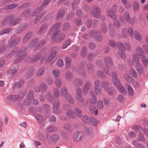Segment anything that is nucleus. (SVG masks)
<instances>
[{"instance_id": "nucleus-1", "label": "nucleus", "mask_w": 148, "mask_h": 148, "mask_svg": "<svg viewBox=\"0 0 148 148\" xmlns=\"http://www.w3.org/2000/svg\"><path fill=\"white\" fill-rule=\"evenodd\" d=\"M50 53L47 59L46 60V63H49L50 64L53 63L55 61L56 47H53L50 51Z\"/></svg>"}, {"instance_id": "nucleus-2", "label": "nucleus", "mask_w": 148, "mask_h": 148, "mask_svg": "<svg viewBox=\"0 0 148 148\" xmlns=\"http://www.w3.org/2000/svg\"><path fill=\"white\" fill-rule=\"evenodd\" d=\"M105 62L106 65L103 67L101 66V68L106 74L110 75V71L107 65L112 66L113 64V63L111 58L109 57H107L105 59Z\"/></svg>"}, {"instance_id": "nucleus-3", "label": "nucleus", "mask_w": 148, "mask_h": 148, "mask_svg": "<svg viewBox=\"0 0 148 148\" xmlns=\"http://www.w3.org/2000/svg\"><path fill=\"white\" fill-rule=\"evenodd\" d=\"M41 56V53L38 52L34 55L32 57H27L25 59V60L30 63H34L38 61Z\"/></svg>"}, {"instance_id": "nucleus-4", "label": "nucleus", "mask_w": 148, "mask_h": 148, "mask_svg": "<svg viewBox=\"0 0 148 148\" xmlns=\"http://www.w3.org/2000/svg\"><path fill=\"white\" fill-rule=\"evenodd\" d=\"M15 37V36H13L12 37L10 40L9 45V47L10 48H12L14 46L17 45L21 41V38L20 37H18L13 40Z\"/></svg>"}, {"instance_id": "nucleus-5", "label": "nucleus", "mask_w": 148, "mask_h": 148, "mask_svg": "<svg viewBox=\"0 0 148 148\" xmlns=\"http://www.w3.org/2000/svg\"><path fill=\"white\" fill-rule=\"evenodd\" d=\"M84 134L80 132H75L73 135V139L75 141L78 142L81 141L84 138Z\"/></svg>"}, {"instance_id": "nucleus-6", "label": "nucleus", "mask_w": 148, "mask_h": 148, "mask_svg": "<svg viewBox=\"0 0 148 148\" xmlns=\"http://www.w3.org/2000/svg\"><path fill=\"white\" fill-rule=\"evenodd\" d=\"M117 46L119 49H124L128 51H131L132 49V47L130 44L128 43H125L124 44H123L121 42H119L117 44Z\"/></svg>"}, {"instance_id": "nucleus-7", "label": "nucleus", "mask_w": 148, "mask_h": 148, "mask_svg": "<svg viewBox=\"0 0 148 148\" xmlns=\"http://www.w3.org/2000/svg\"><path fill=\"white\" fill-rule=\"evenodd\" d=\"M116 9V5L113 6L112 9H108L107 12V15L112 19H114L116 17V16L114 12V11Z\"/></svg>"}, {"instance_id": "nucleus-8", "label": "nucleus", "mask_w": 148, "mask_h": 148, "mask_svg": "<svg viewBox=\"0 0 148 148\" xmlns=\"http://www.w3.org/2000/svg\"><path fill=\"white\" fill-rule=\"evenodd\" d=\"M27 99L25 101L24 103L25 105L28 106L30 104L31 100L34 98L33 92L30 91L27 94Z\"/></svg>"}, {"instance_id": "nucleus-9", "label": "nucleus", "mask_w": 148, "mask_h": 148, "mask_svg": "<svg viewBox=\"0 0 148 148\" xmlns=\"http://www.w3.org/2000/svg\"><path fill=\"white\" fill-rule=\"evenodd\" d=\"M132 62L131 60L128 61L129 63L131 64L133 62L135 63L136 65L140 64V60L138 55L136 53H134L132 56Z\"/></svg>"}, {"instance_id": "nucleus-10", "label": "nucleus", "mask_w": 148, "mask_h": 148, "mask_svg": "<svg viewBox=\"0 0 148 148\" xmlns=\"http://www.w3.org/2000/svg\"><path fill=\"white\" fill-rule=\"evenodd\" d=\"M49 35H52L51 39L53 41H55L56 39V25H53L50 28L49 32Z\"/></svg>"}, {"instance_id": "nucleus-11", "label": "nucleus", "mask_w": 148, "mask_h": 148, "mask_svg": "<svg viewBox=\"0 0 148 148\" xmlns=\"http://www.w3.org/2000/svg\"><path fill=\"white\" fill-rule=\"evenodd\" d=\"M91 13L92 15L96 18H99L100 16V9L97 7L93 8Z\"/></svg>"}, {"instance_id": "nucleus-12", "label": "nucleus", "mask_w": 148, "mask_h": 148, "mask_svg": "<svg viewBox=\"0 0 148 148\" xmlns=\"http://www.w3.org/2000/svg\"><path fill=\"white\" fill-rule=\"evenodd\" d=\"M43 8L41 6L37 7L32 12L31 15L33 16H35L37 14L40 13L43 10Z\"/></svg>"}, {"instance_id": "nucleus-13", "label": "nucleus", "mask_w": 148, "mask_h": 148, "mask_svg": "<svg viewBox=\"0 0 148 148\" xmlns=\"http://www.w3.org/2000/svg\"><path fill=\"white\" fill-rule=\"evenodd\" d=\"M28 26V25L27 23H23L20 25L19 27L17 29V33H20L24 31L27 28Z\"/></svg>"}, {"instance_id": "nucleus-14", "label": "nucleus", "mask_w": 148, "mask_h": 148, "mask_svg": "<svg viewBox=\"0 0 148 148\" xmlns=\"http://www.w3.org/2000/svg\"><path fill=\"white\" fill-rule=\"evenodd\" d=\"M14 17V15H12L11 16H9L6 17L3 20V22L2 25H5L8 24V23H10L12 19Z\"/></svg>"}, {"instance_id": "nucleus-15", "label": "nucleus", "mask_w": 148, "mask_h": 148, "mask_svg": "<svg viewBox=\"0 0 148 148\" xmlns=\"http://www.w3.org/2000/svg\"><path fill=\"white\" fill-rule=\"evenodd\" d=\"M117 90L123 95H125L126 93V90L123 86L120 84L116 87Z\"/></svg>"}, {"instance_id": "nucleus-16", "label": "nucleus", "mask_w": 148, "mask_h": 148, "mask_svg": "<svg viewBox=\"0 0 148 148\" xmlns=\"http://www.w3.org/2000/svg\"><path fill=\"white\" fill-rule=\"evenodd\" d=\"M32 35V32H29L27 33L23 37L22 41L23 42L26 43L31 38Z\"/></svg>"}, {"instance_id": "nucleus-17", "label": "nucleus", "mask_w": 148, "mask_h": 148, "mask_svg": "<svg viewBox=\"0 0 148 148\" xmlns=\"http://www.w3.org/2000/svg\"><path fill=\"white\" fill-rule=\"evenodd\" d=\"M18 6V4L17 3H13L12 4L6 5L4 9L6 10H11L16 8Z\"/></svg>"}, {"instance_id": "nucleus-18", "label": "nucleus", "mask_w": 148, "mask_h": 148, "mask_svg": "<svg viewBox=\"0 0 148 148\" xmlns=\"http://www.w3.org/2000/svg\"><path fill=\"white\" fill-rule=\"evenodd\" d=\"M31 13V10L29 9L23 11L21 14V16L26 18H28Z\"/></svg>"}, {"instance_id": "nucleus-19", "label": "nucleus", "mask_w": 148, "mask_h": 148, "mask_svg": "<svg viewBox=\"0 0 148 148\" xmlns=\"http://www.w3.org/2000/svg\"><path fill=\"white\" fill-rule=\"evenodd\" d=\"M57 31H56V33ZM65 36L64 34H57L56 36V42H59L62 41L65 38Z\"/></svg>"}, {"instance_id": "nucleus-20", "label": "nucleus", "mask_w": 148, "mask_h": 148, "mask_svg": "<svg viewBox=\"0 0 148 148\" xmlns=\"http://www.w3.org/2000/svg\"><path fill=\"white\" fill-rule=\"evenodd\" d=\"M46 12L45 11H43L41 14H40L37 16L34 21L35 23H37L42 18V17L45 14Z\"/></svg>"}, {"instance_id": "nucleus-21", "label": "nucleus", "mask_w": 148, "mask_h": 148, "mask_svg": "<svg viewBox=\"0 0 148 148\" xmlns=\"http://www.w3.org/2000/svg\"><path fill=\"white\" fill-rule=\"evenodd\" d=\"M132 5L134 11L136 12L138 11L140 7L138 2L137 1H133Z\"/></svg>"}, {"instance_id": "nucleus-22", "label": "nucleus", "mask_w": 148, "mask_h": 148, "mask_svg": "<svg viewBox=\"0 0 148 148\" xmlns=\"http://www.w3.org/2000/svg\"><path fill=\"white\" fill-rule=\"evenodd\" d=\"M101 87L106 90L110 89L108 83L106 81H102L101 83Z\"/></svg>"}, {"instance_id": "nucleus-23", "label": "nucleus", "mask_w": 148, "mask_h": 148, "mask_svg": "<svg viewBox=\"0 0 148 148\" xmlns=\"http://www.w3.org/2000/svg\"><path fill=\"white\" fill-rule=\"evenodd\" d=\"M136 54L137 53L140 56L142 57L143 55H145L144 52L142 49L140 47H138L136 48Z\"/></svg>"}, {"instance_id": "nucleus-24", "label": "nucleus", "mask_w": 148, "mask_h": 148, "mask_svg": "<svg viewBox=\"0 0 148 148\" xmlns=\"http://www.w3.org/2000/svg\"><path fill=\"white\" fill-rule=\"evenodd\" d=\"M14 17L12 18V19L11 21L10 22V25L13 26L16 25L18 24L20 21V18H16L14 19Z\"/></svg>"}, {"instance_id": "nucleus-25", "label": "nucleus", "mask_w": 148, "mask_h": 148, "mask_svg": "<svg viewBox=\"0 0 148 148\" xmlns=\"http://www.w3.org/2000/svg\"><path fill=\"white\" fill-rule=\"evenodd\" d=\"M136 69L138 73L139 74L142 73L143 71V66L140 64L136 65Z\"/></svg>"}, {"instance_id": "nucleus-26", "label": "nucleus", "mask_w": 148, "mask_h": 148, "mask_svg": "<svg viewBox=\"0 0 148 148\" xmlns=\"http://www.w3.org/2000/svg\"><path fill=\"white\" fill-rule=\"evenodd\" d=\"M45 70V67H41L37 71L36 74V76L37 77L41 76L44 73Z\"/></svg>"}, {"instance_id": "nucleus-27", "label": "nucleus", "mask_w": 148, "mask_h": 148, "mask_svg": "<svg viewBox=\"0 0 148 148\" xmlns=\"http://www.w3.org/2000/svg\"><path fill=\"white\" fill-rule=\"evenodd\" d=\"M35 69H34L29 70L25 75V77L27 78H29L33 76L35 73Z\"/></svg>"}, {"instance_id": "nucleus-28", "label": "nucleus", "mask_w": 148, "mask_h": 148, "mask_svg": "<svg viewBox=\"0 0 148 148\" xmlns=\"http://www.w3.org/2000/svg\"><path fill=\"white\" fill-rule=\"evenodd\" d=\"M45 44L44 40H42L40 41L35 48V50L39 49L42 48Z\"/></svg>"}, {"instance_id": "nucleus-29", "label": "nucleus", "mask_w": 148, "mask_h": 148, "mask_svg": "<svg viewBox=\"0 0 148 148\" xmlns=\"http://www.w3.org/2000/svg\"><path fill=\"white\" fill-rule=\"evenodd\" d=\"M27 55L26 53H25L18 58H16L14 61V63L16 64L19 63L20 61L23 60L26 56Z\"/></svg>"}, {"instance_id": "nucleus-30", "label": "nucleus", "mask_w": 148, "mask_h": 148, "mask_svg": "<svg viewBox=\"0 0 148 148\" xmlns=\"http://www.w3.org/2000/svg\"><path fill=\"white\" fill-rule=\"evenodd\" d=\"M94 91L96 94L98 96H100L101 94V89L100 87H94Z\"/></svg>"}, {"instance_id": "nucleus-31", "label": "nucleus", "mask_w": 148, "mask_h": 148, "mask_svg": "<svg viewBox=\"0 0 148 148\" xmlns=\"http://www.w3.org/2000/svg\"><path fill=\"white\" fill-rule=\"evenodd\" d=\"M143 64L145 66H148V59L145 55H143L141 58Z\"/></svg>"}, {"instance_id": "nucleus-32", "label": "nucleus", "mask_w": 148, "mask_h": 148, "mask_svg": "<svg viewBox=\"0 0 148 148\" xmlns=\"http://www.w3.org/2000/svg\"><path fill=\"white\" fill-rule=\"evenodd\" d=\"M65 99L69 103H73V99L71 96L69 94H67L64 96Z\"/></svg>"}, {"instance_id": "nucleus-33", "label": "nucleus", "mask_w": 148, "mask_h": 148, "mask_svg": "<svg viewBox=\"0 0 148 148\" xmlns=\"http://www.w3.org/2000/svg\"><path fill=\"white\" fill-rule=\"evenodd\" d=\"M134 36L135 39L138 41H141L142 38L141 35L137 31H136L134 32Z\"/></svg>"}, {"instance_id": "nucleus-34", "label": "nucleus", "mask_w": 148, "mask_h": 148, "mask_svg": "<svg viewBox=\"0 0 148 148\" xmlns=\"http://www.w3.org/2000/svg\"><path fill=\"white\" fill-rule=\"evenodd\" d=\"M78 73L83 76H85L86 75V72L83 68L81 67L77 70Z\"/></svg>"}, {"instance_id": "nucleus-35", "label": "nucleus", "mask_w": 148, "mask_h": 148, "mask_svg": "<svg viewBox=\"0 0 148 148\" xmlns=\"http://www.w3.org/2000/svg\"><path fill=\"white\" fill-rule=\"evenodd\" d=\"M112 81L114 85L116 87L121 84L120 81L118 77H116V78H112Z\"/></svg>"}, {"instance_id": "nucleus-36", "label": "nucleus", "mask_w": 148, "mask_h": 148, "mask_svg": "<svg viewBox=\"0 0 148 148\" xmlns=\"http://www.w3.org/2000/svg\"><path fill=\"white\" fill-rule=\"evenodd\" d=\"M48 27V25L47 24H43L39 29L38 32L39 33H41L47 29Z\"/></svg>"}, {"instance_id": "nucleus-37", "label": "nucleus", "mask_w": 148, "mask_h": 148, "mask_svg": "<svg viewBox=\"0 0 148 148\" xmlns=\"http://www.w3.org/2000/svg\"><path fill=\"white\" fill-rule=\"evenodd\" d=\"M28 49L27 47H23L21 48L18 52L16 55L18 56L23 54Z\"/></svg>"}, {"instance_id": "nucleus-38", "label": "nucleus", "mask_w": 148, "mask_h": 148, "mask_svg": "<svg viewBox=\"0 0 148 148\" xmlns=\"http://www.w3.org/2000/svg\"><path fill=\"white\" fill-rule=\"evenodd\" d=\"M38 40L37 38L32 39L29 43L28 46L30 47L34 46L38 42Z\"/></svg>"}, {"instance_id": "nucleus-39", "label": "nucleus", "mask_w": 148, "mask_h": 148, "mask_svg": "<svg viewBox=\"0 0 148 148\" xmlns=\"http://www.w3.org/2000/svg\"><path fill=\"white\" fill-rule=\"evenodd\" d=\"M39 87L41 90L42 92H45L47 90V86L45 83H42L40 84Z\"/></svg>"}, {"instance_id": "nucleus-40", "label": "nucleus", "mask_w": 148, "mask_h": 148, "mask_svg": "<svg viewBox=\"0 0 148 148\" xmlns=\"http://www.w3.org/2000/svg\"><path fill=\"white\" fill-rule=\"evenodd\" d=\"M26 94L25 91L20 92L17 97L16 99L18 101H19L22 99L25 96Z\"/></svg>"}, {"instance_id": "nucleus-41", "label": "nucleus", "mask_w": 148, "mask_h": 148, "mask_svg": "<svg viewBox=\"0 0 148 148\" xmlns=\"http://www.w3.org/2000/svg\"><path fill=\"white\" fill-rule=\"evenodd\" d=\"M56 141V136L53 135L50 138L49 140V143L51 145H53L55 143Z\"/></svg>"}, {"instance_id": "nucleus-42", "label": "nucleus", "mask_w": 148, "mask_h": 148, "mask_svg": "<svg viewBox=\"0 0 148 148\" xmlns=\"http://www.w3.org/2000/svg\"><path fill=\"white\" fill-rule=\"evenodd\" d=\"M11 31L10 28H5L0 32V35H2L4 34H8Z\"/></svg>"}, {"instance_id": "nucleus-43", "label": "nucleus", "mask_w": 148, "mask_h": 148, "mask_svg": "<svg viewBox=\"0 0 148 148\" xmlns=\"http://www.w3.org/2000/svg\"><path fill=\"white\" fill-rule=\"evenodd\" d=\"M95 38L97 41H101L102 39V36L100 33L98 32H97L95 36Z\"/></svg>"}, {"instance_id": "nucleus-44", "label": "nucleus", "mask_w": 148, "mask_h": 148, "mask_svg": "<svg viewBox=\"0 0 148 148\" xmlns=\"http://www.w3.org/2000/svg\"><path fill=\"white\" fill-rule=\"evenodd\" d=\"M134 145L135 146H136L137 148H146L143 145L140 144H138V140H135L133 143Z\"/></svg>"}, {"instance_id": "nucleus-45", "label": "nucleus", "mask_w": 148, "mask_h": 148, "mask_svg": "<svg viewBox=\"0 0 148 148\" xmlns=\"http://www.w3.org/2000/svg\"><path fill=\"white\" fill-rule=\"evenodd\" d=\"M98 123V121L94 118H91V123L92 125L96 126L97 125Z\"/></svg>"}, {"instance_id": "nucleus-46", "label": "nucleus", "mask_w": 148, "mask_h": 148, "mask_svg": "<svg viewBox=\"0 0 148 148\" xmlns=\"http://www.w3.org/2000/svg\"><path fill=\"white\" fill-rule=\"evenodd\" d=\"M18 70V68L16 66L13 68L10 69V73L11 74H14L16 73L17 71Z\"/></svg>"}, {"instance_id": "nucleus-47", "label": "nucleus", "mask_w": 148, "mask_h": 148, "mask_svg": "<svg viewBox=\"0 0 148 148\" xmlns=\"http://www.w3.org/2000/svg\"><path fill=\"white\" fill-rule=\"evenodd\" d=\"M128 91L130 95H132L134 93V91L130 85H128L127 87Z\"/></svg>"}, {"instance_id": "nucleus-48", "label": "nucleus", "mask_w": 148, "mask_h": 148, "mask_svg": "<svg viewBox=\"0 0 148 148\" xmlns=\"http://www.w3.org/2000/svg\"><path fill=\"white\" fill-rule=\"evenodd\" d=\"M76 97L77 101L78 102L82 103L83 101V99L81 94L76 95Z\"/></svg>"}, {"instance_id": "nucleus-49", "label": "nucleus", "mask_w": 148, "mask_h": 148, "mask_svg": "<svg viewBox=\"0 0 148 148\" xmlns=\"http://www.w3.org/2000/svg\"><path fill=\"white\" fill-rule=\"evenodd\" d=\"M35 117L39 123H41L42 121V117L39 114H36Z\"/></svg>"}, {"instance_id": "nucleus-50", "label": "nucleus", "mask_w": 148, "mask_h": 148, "mask_svg": "<svg viewBox=\"0 0 148 148\" xmlns=\"http://www.w3.org/2000/svg\"><path fill=\"white\" fill-rule=\"evenodd\" d=\"M50 2V0H44L41 6L42 8L48 5Z\"/></svg>"}, {"instance_id": "nucleus-51", "label": "nucleus", "mask_w": 148, "mask_h": 148, "mask_svg": "<svg viewBox=\"0 0 148 148\" xmlns=\"http://www.w3.org/2000/svg\"><path fill=\"white\" fill-rule=\"evenodd\" d=\"M119 56L122 58L125 59L126 58V54L124 51H120L119 52Z\"/></svg>"}, {"instance_id": "nucleus-52", "label": "nucleus", "mask_w": 148, "mask_h": 148, "mask_svg": "<svg viewBox=\"0 0 148 148\" xmlns=\"http://www.w3.org/2000/svg\"><path fill=\"white\" fill-rule=\"evenodd\" d=\"M47 99L49 101L52 102L54 99V97L52 95L49 93L47 96Z\"/></svg>"}, {"instance_id": "nucleus-53", "label": "nucleus", "mask_w": 148, "mask_h": 148, "mask_svg": "<svg viewBox=\"0 0 148 148\" xmlns=\"http://www.w3.org/2000/svg\"><path fill=\"white\" fill-rule=\"evenodd\" d=\"M30 4L29 3H26L23 4L21 6L19 7L18 8L19 9H22L24 8H25L29 6Z\"/></svg>"}, {"instance_id": "nucleus-54", "label": "nucleus", "mask_w": 148, "mask_h": 148, "mask_svg": "<svg viewBox=\"0 0 148 148\" xmlns=\"http://www.w3.org/2000/svg\"><path fill=\"white\" fill-rule=\"evenodd\" d=\"M97 75L99 77L103 79H105L106 77V76L100 70L97 71Z\"/></svg>"}, {"instance_id": "nucleus-55", "label": "nucleus", "mask_w": 148, "mask_h": 148, "mask_svg": "<svg viewBox=\"0 0 148 148\" xmlns=\"http://www.w3.org/2000/svg\"><path fill=\"white\" fill-rule=\"evenodd\" d=\"M124 77L125 79L127 82H130L132 79V77L129 74H125L124 75Z\"/></svg>"}, {"instance_id": "nucleus-56", "label": "nucleus", "mask_w": 148, "mask_h": 148, "mask_svg": "<svg viewBox=\"0 0 148 148\" xmlns=\"http://www.w3.org/2000/svg\"><path fill=\"white\" fill-rule=\"evenodd\" d=\"M138 140L143 142L145 141V139L144 137L143 134L142 133H140L138 137Z\"/></svg>"}, {"instance_id": "nucleus-57", "label": "nucleus", "mask_w": 148, "mask_h": 148, "mask_svg": "<svg viewBox=\"0 0 148 148\" xmlns=\"http://www.w3.org/2000/svg\"><path fill=\"white\" fill-rule=\"evenodd\" d=\"M130 74L134 77H136L137 76V74L136 71L134 69H132L130 71Z\"/></svg>"}, {"instance_id": "nucleus-58", "label": "nucleus", "mask_w": 148, "mask_h": 148, "mask_svg": "<svg viewBox=\"0 0 148 148\" xmlns=\"http://www.w3.org/2000/svg\"><path fill=\"white\" fill-rule=\"evenodd\" d=\"M66 66L67 67H69L71 65V59L68 57H67L66 58Z\"/></svg>"}, {"instance_id": "nucleus-59", "label": "nucleus", "mask_w": 148, "mask_h": 148, "mask_svg": "<svg viewBox=\"0 0 148 148\" xmlns=\"http://www.w3.org/2000/svg\"><path fill=\"white\" fill-rule=\"evenodd\" d=\"M75 111V114L78 117H80L82 116V112L80 109L76 108Z\"/></svg>"}, {"instance_id": "nucleus-60", "label": "nucleus", "mask_w": 148, "mask_h": 148, "mask_svg": "<svg viewBox=\"0 0 148 148\" xmlns=\"http://www.w3.org/2000/svg\"><path fill=\"white\" fill-rule=\"evenodd\" d=\"M64 14V11L63 10H60L58 12L57 16L58 18H62Z\"/></svg>"}, {"instance_id": "nucleus-61", "label": "nucleus", "mask_w": 148, "mask_h": 148, "mask_svg": "<svg viewBox=\"0 0 148 148\" xmlns=\"http://www.w3.org/2000/svg\"><path fill=\"white\" fill-rule=\"evenodd\" d=\"M64 62L62 59H59L57 62V65L58 66L61 67L63 66Z\"/></svg>"}, {"instance_id": "nucleus-62", "label": "nucleus", "mask_w": 148, "mask_h": 148, "mask_svg": "<svg viewBox=\"0 0 148 148\" xmlns=\"http://www.w3.org/2000/svg\"><path fill=\"white\" fill-rule=\"evenodd\" d=\"M22 84H23L21 81H19L14 84V88L16 89L19 88L22 86Z\"/></svg>"}, {"instance_id": "nucleus-63", "label": "nucleus", "mask_w": 148, "mask_h": 148, "mask_svg": "<svg viewBox=\"0 0 148 148\" xmlns=\"http://www.w3.org/2000/svg\"><path fill=\"white\" fill-rule=\"evenodd\" d=\"M16 50V48H15L13 49L12 52L10 53L8 56H7V57L8 58H11L14 55Z\"/></svg>"}, {"instance_id": "nucleus-64", "label": "nucleus", "mask_w": 148, "mask_h": 148, "mask_svg": "<svg viewBox=\"0 0 148 148\" xmlns=\"http://www.w3.org/2000/svg\"><path fill=\"white\" fill-rule=\"evenodd\" d=\"M82 118L83 121L85 123H88L89 122V120L87 116H83Z\"/></svg>"}]
</instances>
